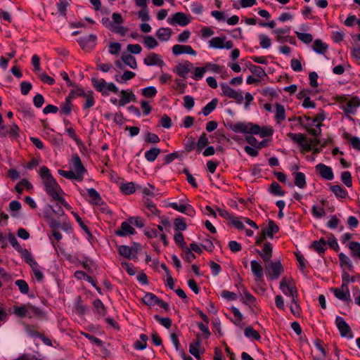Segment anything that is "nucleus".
<instances>
[{
	"label": "nucleus",
	"mask_w": 360,
	"mask_h": 360,
	"mask_svg": "<svg viewBox=\"0 0 360 360\" xmlns=\"http://www.w3.org/2000/svg\"><path fill=\"white\" fill-rule=\"evenodd\" d=\"M85 99L84 103L83 105V109L87 110L95 105V98L94 94L92 91H87L84 96Z\"/></svg>",
	"instance_id": "7c9ffc66"
},
{
	"label": "nucleus",
	"mask_w": 360,
	"mask_h": 360,
	"mask_svg": "<svg viewBox=\"0 0 360 360\" xmlns=\"http://www.w3.org/2000/svg\"><path fill=\"white\" fill-rule=\"evenodd\" d=\"M220 87L222 96L233 99L238 104L243 103L244 98L241 91L233 89L226 83L220 84Z\"/></svg>",
	"instance_id": "39448f33"
},
{
	"label": "nucleus",
	"mask_w": 360,
	"mask_h": 360,
	"mask_svg": "<svg viewBox=\"0 0 360 360\" xmlns=\"http://www.w3.org/2000/svg\"><path fill=\"white\" fill-rule=\"evenodd\" d=\"M359 105L360 99L358 97H353L342 105V109L345 112L354 113Z\"/></svg>",
	"instance_id": "aec40b11"
},
{
	"label": "nucleus",
	"mask_w": 360,
	"mask_h": 360,
	"mask_svg": "<svg viewBox=\"0 0 360 360\" xmlns=\"http://www.w3.org/2000/svg\"><path fill=\"white\" fill-rule=\"evenodd\" d=\"M161 150L160 148L154 147L146 151L145 158L148 162H154L158 156L160 154Z\"/></svg>",
	"instance_id": "2f4dec72"
},
{
	"label": "nucleus",
	"mask_w": 360,
	"mask_h": 360,
	"mask_svg": "<svg viewBox=\"0 0 360 360\" xmlns=\"http://www.w3.org/2000/svg\"><path fill=\"white\" fill-rule=\"evenodd\" d=\"M143 63L147 66H158L160 68H162L165 65L162 57L155 52L149 53L143 59Z\"/></svg>",
	"instance_id": "9b49d317"
},
{
	"label": "nucleus",
	"mask_w": 360,
	"mask_h": 360,
	"mask_svg": "<svg viewBox=\"0 0 360 360\" xmlns=\"http://www.w3.org/2000/svg\"><path fill=\"white\" fill-rule=\"evenodd\" d=\"M328 48V46L321 39H316L312 45V49L319 54H324Z\"/></svg>",
	"instance_id": "c85d7f7f"
},
{
	"label": "nucleus",
	"mask_w": 360,
	"mask_h": 360,
	"mask_svg": "<svg viewBox=\"0 0 360 360\" xmlns=\"http://www.w3.org/2000/svg\"><path fill=\"white\" fill-rule=\"evenodd\" d=\"M250 70L256 76L263 78L266 76L264 70L260 66L252 65L250 68Z\"/></svg>",
	"instance_id": "e2e57ef3"
},
{
	"label": "nucleus",
	"mask_w": 360,
	"mask_h": 360,
	"mask_svg": "<svg viewBox=\"0 0 360 360\" xmlns=\"http://www.w3.org/2000/svg\"><path fill=\"white\" fill-rule=\"evenodd\" d=\"M193 70V73L192 75V78L194 80L197 81L201 79L204 77L205 73L206 72L204 67H194Z\"/></svg>",
	"instance_id": "6e6d98bb"
},
{
	"label": "nucleus",
	"mask_w": 360,
	"mask_h": 360,
	"mask_svg": "<svg viewBox=\"0 0 360 360\" xmlns=\"http://www.w3.org/2000/svg\"><path fill=\"white\" fill-rule=\"evenodd\" d=\"M304 118L305 119V120H312L314 123H317L316 128H315V129H310L307 126H306L304 127L311 134L314 135V136H316L317 134H319L321 131V129H320L321 122H323L326 118L324 112L321 110L313 118H311L309 116H304Z\"/></svg>",
	"instance_id": "9d476101"
},
{
	"label": "nucleus",
	"mask_w": 360,
	"mask_h": 360,
	"mask_svg": "<svg viewBox=\"0 0 360 360\" xmlns=\"http://www.w3.org/2000/svg\"><path fill=\"white\" fill-rule=\"evenodd\" d=\"M69 164L70 170L59 169L58 174L68 179L82 182L87 170L82 164L79 156L77 154L74 155Z\"/></svg>",
	"instance_id": "f03ea898"
},
{
	"label": "nucleus",
	"mask_w": 360,
	"mask_h": 360,
	"mask_svg": "<svg viewBox=\"0 0 360 360\" xmlns=\"http://www.w3.org/2000/svg\"><path fill=\"white\" fill-rule=\"evenodd\" d=\"M19 253L30 266H34L35 263H37L31 252H30L26 248L20 250Z\"/></svg>",
	"instance_id": "f704fd0d"
},
{
	"label": "nucleus",
	"mask_w": 360,
	"mask_h": 360,
	"mask_svg": "<svg viewBox=\"0 0 360 360\" xmlns=\"http://www.w3.org/2000/svg\"><path fill=\"white\" fill-rule=\"evenodd\" d=\"M145 212L148 217L159 216L160 211L151 202H147L146 204Z\"/></svg>",
	"instance_id": "58836bf2"
},
{
	"label": "nucleus",
	"mask_w": 360,
	"mask_h": 360,
	"mask_svg": "<svg viewBox=\"0 0 360 360\" xmlns=\"http://www.w3.org/2000/svg\"><path fill=\"white\" fill-rule=\"evenodd\" d=\"M172 30L169 27H160L156 31V36L161 41H167L172 35Z\"/></svg>",
	"instance_id": "5701e85b"
},
{
	"label": "nucleus",
	"mask_w": 360,
	"mask_h": 360,
	"mask_svg": "<svg viewBox=\"0 0 360 360\" xmlns=\"http://www.w3.org/2000/svg\"><path fill=\"white\" fill-rule=\"evenodd\" d=\"M217 103L218 100L217 98L212 99L202 108V112L203 115L207 116L210 114L216 108Z\"/></svg>",
	"instance_id": "79ce46f5"
},
{
	"label": "nucleus",
	"mask_w": 360,
	"mask_h": 360,
	"mask_svg": "<svg viewBox=\"0 0 360 360\" xmlns=\"http://www.w3.org/2000/svg\"><path fill=\"white\" fill-rule=\"evenodd\" d=\"M13 314L20 318L27 317V309L25 304L14 306L13 308Z\"/></svg>",
	"instance_id": "8fccbe9b"
},
{
	"label": "nucleus",
	"mask_w": 360,
	"mask_h": 360,
	"mask_svg": "<svg viewBox=\"0 0 360 360\" xmlns=\"http://www.w3.org/2000/svg\"><path fill=\"white\" fill-rule=\"evenodd\" d=\"M120 189L122 193L126 195H130L136 191L135 184L133 182H128L125 184H122L120 186Z\"/></svg>",
	"instance_id": "4c0bfd02"
},
{
	"label": "nucleus",
	"mask_w": 360,
	"mask_h": 360,
	"mask_svg": "<svg viewBox=\"0 0 360 360\" xmlns=\"http://www.w3.org/2000/svg\"><path fill=\"white\" fill-rule=\"evenodd\" d=\"M15 285L18 287L19 290L22 294H27L29 292V286L27 283L22 279L17 280L15 282Z\"/></svg>",
	"instance_id": "bf43d9fd"
},
{
	"label": "nucleus",
	"mask_w": 360,
	"mask_h": 360,
	"mask_svg": "<svg viewBox=\"0 0 360 360\" xmlns=\"http://www.w3.org/2000/svg\"><path fill=\"white\" fill-rule=\"evenodd\" d=\"M88 196L89 197V202L93 205H102L103 201L98 192L93 188L86 190Z\"/></svg>",
	"instance_id": "b1692460"
},
{
	"label": "nucleus",
	"mask_w": 360,
	"mask_h": 360,
	"mask_svg": "<svg viewBox=\"0 0 360 360\" xmlns=\"http://www.w3.org/2000/svg\"><path fill=\"white\" fill-rule=\"evenodd\" d=\"M135 76H136L135 72L129 71V70H126L124 72L122 75H121V76L116 75L115 77V79L118 83H124L128 80L133 79Z\"/></svg>",
	"instance_id": "c9c22d12"
},
{
	"label": "nucleus",
	"mask_w": 360,
	"mask_h": 360,
	"mask_svg": "<svg viewBox=\"0 0 360 360\" xmlns=\"http://www.w3.org/2000/svg\"><path fill=\"white\" fill-rule=\"evenodd\" d=\"M174 240L177 245H179L182 249H184L186 247V242L184 241V237L182 233L177 232L174 234Z\"/></svg>",
	"instance_id": "69168bd1"
},
{
	"label": "nucleus",
	"mask_w": 360,
	"mask_h": 360,
	"mask_svg": "<svg viewBox=\"0 0 360 360\" xmlns=\"http://www.w3.org/2000/svg\"><path fill=\"white\" fill-rule=\"evenodd\" d=\"M242 296L244 303L247 304H253L256 301L255 297L248 292L244 285H242Z\"/></svg>",
	"instance_id": "e433bc0d"
},
{
	"label": "nucleus",
	"mask_w": 360,
	"mask_h": 360,
	"mask_svg": "<svg viewBox=\"0 0 360 360\" xmlns=\"http://www.w3.org/2000/svg\"><path fill=\"white\" fill-rule=\"evenodd\" d=\"M118 252L121 256L127 259H131L132 255V248L127 245H120L118 246Z\"/></svg>",
	"instance_id": "c03bdc74"
},
{
	"label": "nucleus",
	"mask_w": 360,
	"mask_h": 360,
	"mask_svg": "<svg viewBox=\"0 0 360 360\" xmlns=\"http://www.w3.org/2000/svg\"><path fill=\"white\" fill-rule=\"evenodd\" d=\"M120 99L118 101V105L124 106L131 101H134L136 100V96L133 93L132 90L127 89L122 90L120 92Z\"/></svg>",
	"instance_id": "f3484780"
},
{
	"label": "nucleus",
	"mask_w": 360,
	"mask_h": 360,
	"mask_svg": "<svg viewBox=\"0 0 360 360\" xmlns=\"http://www.w3.org/2000/svg\"><path fill=\"white\" fill-rule=\"evenodd\" d=\"M290 32V27H284L274 30L273 34L275 35L276 41L283 42L289 38Z\"/></svg>",
	"instance_id": "412c9836"
},
{
	"label": "nucleus",
	"mask_w": 360,
	"mask_h": 360,
	"mask_svg": "<svg viewBox=\"0 0 360 360\" xmlns=\"http://www.w3.org/2000/svg\"><path fill=\"white\" fill-rule=\"evenodd\" d=\"M259 45L262 49H269L271 45V41L269 36L260 34L258 36Z\"/></svg>",
	"instance_id": "09e8293b"
},
{
	"label": "nucleus",
	"mask_w": 360,
	"mask_h": 360,
	"mask_svg": "<svg viewBox=\"0 0 360 360\" xmlns=\"http://www.w3.org/2000/svg\"><path fill=\"white\" fill-rule=\"evenodd\" d=\"M250 267L256 282H262L264 281V269L261 264L257 260H252L250 262Z\"/></svg>",
	"instance_id": "4468645a"
},
{
	"label": "nucleus",
	"mask_w": 360,
	"mask_h": 360,
	"mask_svg": "<svg viewBox=\"0 0 360 360\" xmlns=\"http://www.w3.org/2000/svg\"><path fill=\"white\" fill-rule=\"evenodd\" d=\"M280 289L286 296H289L295 301L297 297V290L295 283L291 278L283 277L280 283Z\"/></svg>",
	"instance_id": "7ed1b4c3"
},
{
	"label": "nucleus",
	"mask_w": 360,
	"mask_h": 360,
	"mask_svg": "<svg viewBox=\"0 0 360 360\" xmlns=\"http://www.w3.org/2000/svg\"><path fill=\"white\" fill-rule=\"evenodd\" d=\"M290 311L291 313L296 316H299L301 313V308L300 307V304L298 303V298L296 297L295 301L293 300V299H291V304H290Z\"/></svg>",
	"instance_id": "5fc2aeb1"
},
{
	"label": "nucleus",
	"mask_w": 360,
	"mask_h": 360,
	"mask_svg": "<svg viewBox=\"0 0 360 360\" xmlns=\"http://www.w3.org/2000/svg\"><path fill=\"white\" fill-rule=\"evenodd\" d=\"M172 53L177 56L184 53L195 56L197 52L190 45L175 44L172 46Z\"/></svg>",
	"instance_id": "ddd939ff"
},
{
	"label": "nucleus",
	"mask_w": 360,
	"mask_h": 360,
	"mask_svg": "<svg viewBox=\"0 0 360 360\" xmlns=\"http://www.w3.org/2000/svg\"><path fill=\"white\" fill-rule=\"evenodd\" d=\"M200 340H197L190 344L189 352L197 359L200 360Z\"/></svg>",
	"instance_id": "c756f323"
},
{
	"label": "nucleus",
	"mask_w": 360,
	"mask_h": 360,
	"mask_svg": "<svg viewBox=\"0 0 360 360\" xmlns=\"http://www.w3.org/2000/svg\"><path fill=\"white\" fill-rule=\"evenodd\" d=\"M122 60L127 65L131 68L136 69L137 68V63L134 56L130 54L123 55L122 56Z\"/></svg>",
	"instance_id": "a19ab883"
},
{
	"label": "nucleus",
	"mask_w": 360,
	"mask_h": 360,
	"mask_svg": "<svg viewBox=\"0 0 360 360\" xmlns=\"http://www.w3.org/2000/svg\"><path fill=\"white\" fill-rule=\"evenodd\" d=\"M158 297L153 293H146L143 297V302L149 306H155L157 304Z\"/></svg>",
	"instance_id": "a18cd8bd"
},
{
	"label": "nucleus",
	"mask_w": 360,
	"mask_h": 360,
	"mask_svg": "<svg viewBox=\"0 0 360 360\" xmlns=\"http://www.w3.org/2000/svg\"><path fill=\"white\" fill-rule=\"evenodd\" d=\"M140 341H137L134 347L136 349L142 350L145 349L147 346L146 342L148 340V336L145 334H141L140 335Z\"/></svg>",
	"instance_id": "680f3d73"
},
{
	"label": "nucleus",
	"mask_w": 360,
	"mask_h": 360,
	"mask_svg": "<svg viewBox=\"0 0 360 360\" xmlns=\"http://www.w3.org/2000/svg\"><path fill=\"white\" fill-rule=\"evenodd\" d=\"M334 296L340 300L349 302L351 300L350 291L347 283H342L340 288H331Z\"/></svg>",
	"instance_id": "6e6552de"
},
{
	"label": "nucleus",
	"mask_w": 360,
	"mask_h": 360,
	"mask_svg": "<svg viewBox=\"0 0 360 360\" xmlns=\"http://www.w3.org/2000/svg\"><path fill=\"white\" fill-rule=\"evenodd\" d=\"M269 191L275 196H283L285 195V191L276 181H274L271 184Z\"/></svg>",
	"instance_id": "72a5a7b5"
},
{
	"label": "nucleus",
	"mask_w": 360,
	"mask_h": 360,
	"mask_svg": "<svg viewBox=\"0 0 360 360\" xmlns=\"http://www.w3.org/2000/svg\"><path fill=\"white\" fill-rule=\"evenodd\" d=\"M316 171L323 178L328 181H331L334 178L333 169L330 167L324 164L319 163L316 166Z\"/></svg>",
	"instance_id": "dca6fc26"
},
{
	"label": "nucleus",
	"mask_w": 360,
	"mask_h": 360,
	"mask_svg": "<svg viewBox=\"0 0 360 360\" xmlns=\"http://www.w3.org/2000/svg\"><path fill=\"white\" fill-rule=\"evenodd\" d=\"M168 22L172 25H179L180 26H186L191 22V16L182 12H177L167 20Z\"/></svg>",
	"instance_id": "1a4fd4ad"
},
{
	"label": "nucleus",
	"mask_w": 360,
	"mask_h": 360,
	"mask_svg": "<svg viewBox=\"0 0 360 360\" xmlns=\"http://www.w3.org/2000/svg\"><path fill=\"white\" fill-rule=\"evenodd\" d=\"M72 99L67 96L64 103L60 105V111L65 115H69L72 111Z\"/></svg>",
	"instance_id": "37998d69"
},
{
	"label": "nucleus",
	"mask_w": 360,
	"mask_h": 360,
	"mask_svg": "<svg viewBox=\"0 0 360 360\" xmlns=\"http://www.w3.org/2000/svg\"><path fill=\"white\" fill-rule=\"evenodd\" d=\"M86 92L82 88L76 86L70 91L68 96L73 100L77 97H84Z\"/></svg>",
	"instance_id": "603ef678"
},
{
	"label": "nucleus",
	"mask_w": 360,
	"mask_h": 360,
	"mask_svg": "<svg viewBox=\"0 0 360 360\" xmlns=\"http://www.w3.org/2000/svg\"><path fill=\"white\" fill-rule=\"evenodd\" d=\"M297 38L304 44H309L313 41V36L309 33L295 32Z\"/></svg>",
	"instance_id": "3c124183"
},
{
	"label": "nucleus",
	"mask_w": 360,
	"mask_h": 360,
	"mask_svg": "<svg viewBox=\"0 0 360 360\" xmlns=\"http://www.w3.org/2000/svg\"><path fill=\"white\" fill-rule=\"evenodd\" d=\"M204 68L205 70V72L210 70L214 73H219L221 71V68L219 65L212 63H205L204 65Z\"/></svg>",
	"instance_id": "774afa93"
},
{
	"label": "nucleus",
	"mask_w": 360,
	"mask_h": 360,
	"mask_svg": "<svg viewBox=\"0 0 360 360\" xmlns=\"http://www.w3.org/2000/svg\"><path fill=\"white\" fill-rule=\"evenodd\" d=\"M231 129L236 133H248L249 125L242 122L236 123L231 127Z\"/></svg>",
	"instance_id": "de8ad7c7"
},
{
	"label": "nucleus",
	"mask_w": 360,
	"mask_h": 360,
	"mask_svg": "<svg viewBox=\"0 0 360 360\" xmlns=\"http://www.w3.org/2000/svg\"><path fill=\"white\" fill-rule=\"evenodd\" d=\"M135 229L127 221L121 224L120 229L115 231L116 235L120 236H126L127 235H133L135 233Z\"/></svg>",
	"instance_id": "4be33fe9"
},
{
	"label": "nucleus",
	"mask_w": 360,
	"mask_h": 360,
	"mask_svg": "<svg viewBox=\"0 0 360 360\" xmlns=\"http://www.w3.org/2000/svg\"><path fill=\"white\" fill-rule=\"evenodd\" d=\"M288 136L290 139H292L293 141L299 143L300 145L302 144L303 141H305V139H306L305 136L300 133H298V134L289 133V134H288Z\"/></svg>",
	"instance_id": "052dcab7"
},
{
	"label": "nucleus",
	"mask_w": 360,
	"mask_h": 360,
	"mask_svg": "<svg viewBox=\"0 0 360 360\" xmlns=\"http://www.w3.org/2000/svg\"><path fill=\"white\" fill-rule=\"evenodd\" d=\"M39 176L42 181L46 193L58 204L64 206L67 210H70L71 206L63 198L64 194L60 185L51 174L50 169L43 166L39 170Z\"/></svg>",
	"instance_id": "f257e3e1"
},
{
	"label": "nucleus",
	"mask_w": 360,
	"mask_h": 360,
	"mask_svg": "<svg viewBox=\"0 0 360 360\" xmlns=\"http://www.w3.org/2000/svg\"><path fill=\"white\" fill-rule=\"evenodd\" d=\"M27 309V317L32 318V316H37L41 314V310L30 303L25 304Z\"/></svg>",
	"instance_id": "864d4df0"
},
{
	"label": "nucleus",
	"mask_w": 360,
	"mask_h": 360,
	"mask_svg": "<svg viewBox=\"0 0 360 360\" xmlns=\"http://www.w3.org/2000/svg\"><path fill=\"white\" fill-rule=\"evenodd\" d=\"M335 323L342 337H352L351 328L342 317L337 316Z\"/></svg>",
	"instance_id": "2eb2a0df"
},
{
	"label": "nucleus",
	"mask_w": 360,
	"mask_h": 360,
	"mask_svg": "<svg viewBox=\"0 0 360 360\" xmlns=\"http://www.w3.org/2000/svg\"><path fill=\"white\" fill-rule=\"evenodd\" d=\"M194 66L192 63L188 60L179 63L173 69V72L176 73L179 77L186 78L188 74L193 70Z\"/></svg>",
	"instance_id": "f8f14e48"
},
{
	"label": "nucleus",
	"mask_w": 360,
	"mask_h": 360,
	"mask_svg": "<svg viewBox=\"0 0 360 360\" xmlns=\"http://www.w3.org/2000/svg\"><path fill=\"white\" fill-rule=\"evenodd\" d=\"M341 180L342 183L348 188L352 186V174L349 172H343L341 174Z\"/></svg>",
	"instance_id": "4d7b16f0"
},
{
	"label": "nucleus",
	"mask_w": 360,
	"mask_h": 360,
	"mask_svg": "<svg viewBox=\"0 0 360 360\" xmlns=\"http://www.w3.org/2000/svg\"><path fill=\"white\" fill-rule=\"evenodd\" d=\"M330 189L338 198L345 199L347 196V191L339 185L331 186Z\"/></svg>",
	"instance_id": "473e14b6"
},
{
	"label": "nucleus",
	"mask_w": 360,
	"mask_h": 360,
	"mask_svg": "<svg viewBox=\"0 0 360 360\" xmlns=\"http://www.w3.org/2000/svg\"><path fill=\"white\" fill-rule=\"evenodd\" d=\"M157 93V89L154 86H148L142 89V94L146 98H153Z\"/></svg>",
	"instance_id": "0e129e2a"
},
{
	"label": "nucleus",
	"mask_w": 360,
	"mask_h": 360,
	"mask_svg": "<svg viewBox=\"0 0 360 360\" xmlns=\"http://www.w3.org/2000/svg\"><path fill=\"white\" fill-rule=\"evenodd\" d=\"M266 274L271 280H276L283 271V268L280 261L266 262Z\"/></svg>",
	"instance_id": "20e7f679"
},
{
	"label": "nucleus",
	"mask_w": 360,
	"mask_h": 360,
	"mask_svg": "<svg viewBox=\"0 0 360 360\" xmlns=\"http://www.w3.org/2000/svg\"><path fill=\"white\" fill-rule=\"evenodd\" d=\"M244 333L247 338L252 340H259L261 338L259 333L251 326L247 327L245 329Z\"/></svg>",
	"instance_id": "49530a36"
},
{
	"label": "nucleus",
	"mask_w": 360,
	"mask_h": 360,
	"mask_svg": "<svg viewBox=\"0 0 360 360\" xmlns=\"http://www.w3.org/2000/svg\"><path fill=\"white\" fill-rule=\"evenodd\" d=\"M209 143L207 136L205 133H202L197 143V147L199 150H201L202 148L207 146Z\"/></svg>",
	"instance_id": "338daca9"
},
{
	"label": "nucleus",
	"mask_w": 360,
	"mask_h": 360,
	"mask_svg": "<svg viewBox=\"0 0 360 360\" xmlns=\"http://www.w3.org/2000/svg\"><path fill=\"white\" fill-rule=\"evenodd\" d=\"M275 120L278 124H281L285 120V110L283 105L276 103L275 104Z\"/></svg>",
	"instance_id": "393cba45"
},
{
	"label": "nucleus",
	"mask_w": 360,
	"mask_h": 360,
	"mask_svg": "<svg viewBox=\"0 0 360 360\" xmlns=\"http://www.w3.org/2000/svg\"><path fill=\"white\" fill-rule=\"evenodd\" d=\"M278 230L279 228L273 220H269L267 226L262 231L264 232L265 235L267 236V237L273 238L274 235L277 233Z\"/></svg>",
	"instance_id": "cd10ccee"
},
{
	"label": "nucleus",
	"mask_w": 360,
	"mask_h": 360,
	"mask_svg": "<svg viewBox=\"0 0 360 360\" xmlns=\"http://www.w3.org/2000/svg\"><path fill=\"white\" fill-rule=\"evenodd\" d=\"M310 248L317 252L319 255L323 254L326 249V241L323 238L314 241Z\"/></svg>",
	"instance_id": "bb28decb"
},
{
	"label": "nucleus",
	"mask_w": 360,
	"mask_h": 360,
	"mask_svg": "<svg viewBox=\"0 0 360 360\" xmlns=\"http://www.w3.org/2000/svg\"><path fill=\"white\" fill-rule=\"evenodd\" d=\"M209 46L213 49H231L233 47V44L231 41L227 40L225 36L216 37L209 41Z\"/></svg>",
	"instance_id": "0eeeda50"
},
{
	"label": "nucleus",
	"mask_w": 360,
	"mask_h": 360,
	"mask_svg": "<svg viewBox=\"0 0 360 360\" xmlns=\"http://www.w3.org/2000/svg\"><path fill=\"white\" fill-rule=\"evenodd\" d=\"M169 207L181 213L188 214V216H193L195 213L193 207L189 204H179L177 202H171L169 203Z\"/></svg>",
	"instance_id": "a211bd4d"
},
{
	"label": "nucleus",
	"mask_w": 360,
	"mask_h": 360,
	"mask_svg": "<svg viewBox=\"0 0 360 360\" xmlns=\"http://www.w3.org/2000/svg\"><path fill=\"white\" fill-rule=\"evenodd\" d=\"M95 89L103 95H108L109 92L117 93V87L112 82L107 83L103 79L93 81Z\"/></svg>",
	"instance_id": "423d86ee"
},
{
	"label": "nucleus",
	"mask_w": 360,
	"mask_h": 360,
	"mask_svg": "<svg viewBox=\"0 0 360 360\" xmlns=\"http://www.w3.org/2000/svg\"><path fill=\"white\" fill-rule=\"evenodd\" d=\"M143 44L149 49H153L158 46V41L151 35H147L143 37Z\"/></svg>",
	"instance_id": "ea45409f"
},
{
	"label": "nucleus",
	"mask_w": 360,
	"mask_h": 360,
	"mask_svg": "<svg viewBox=\"0 0 360 360\" xmlns=\"http://www.w3.org/2000/svg\"><path fill=\"white\" fill-rule=\"evenodd\" d=\"M294 183L300 188H304L307 185L305 174L300 172H293Z\"/></svg>",
	"instance_id": "a878e982"
},
{
	"label": "nucleus",
	"mask_w": 360,
	"mask_h": 360,
	"mask_svg": "<svg viewBox=\"0 0 360 360\" xmlns=\"http://www.w3.org/2000/svg\"><path fill=\"white\" fill-rule=\"evenodd\" d=\"M260 246L262 247V250H257V252L265 262H269L272 257V245L269 242H266Z\"/></svg>",
	"instance_id": "6ab92c4d"
},
{
	"label": "nucleus",
	"mask_w": 360,
	"mask_h": 360,
	"mask_svg": "<svg viewBox=\"0 0 360 360\" xmlns=\"http://www.w3.org/2000/svg\"><path fill=\"white\" fill-rule=\"evenodd\" d=\"M348 247L351 250L353 255L360 259V243L359 242L352 241L349 243Z\"/></svg>",
	"instance_id": "13d9d810"
}]
</instances>
